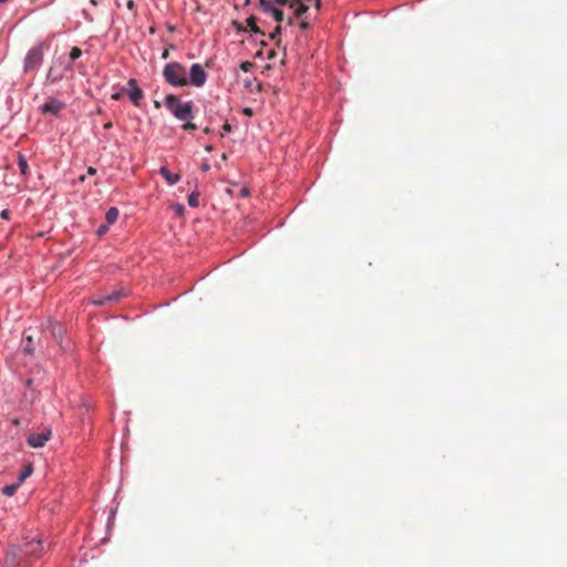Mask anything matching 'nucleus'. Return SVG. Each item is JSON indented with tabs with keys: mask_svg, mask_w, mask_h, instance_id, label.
<instances>
[{
	"mask_svg": "<svg viewBox=\"0 0 567 567\" xmlns=\"http://www.w3.org/2000/svg\"><path fill=\"white\" fill-rule=\"evenodd\" d=\"M87 174H89V175H95V174H96V168H94V167H89V168H87Z\"/></svg>",
	"mask_w": 567,
	"mask_h": 567,
	"instance_id": "nucleus-36",
	"label": "nucleus"
},
{
	"mask_svg": "<svg viewBox=\"0 0 567 567\" xmlns=\"http://www.w3.org/2000/svg\"><path fill=\"white\" fill-rule=\"evenodd\" d=\"M259 6L261 11L271 16L276 22L281 23L286 20L284 11L275 7L271 0H259Z\"/></svg>",
	"mask_w": 567,
	"mask_h": 567,
	"instance_id": "nucleus-7",
	"label": "nucleus"
},
{
	"mask_svg": "<svg viewBox=\"0 0 567 567\" xmlns=\"http://www.w3.org/2000/svg\"><path fill=\"white\" fill-rule=\"evenodd\" d=\"M110 226H111V225H107V224H103V225L99 226V228H97V235H100V236H101V235L105 234V233L109 230V227H110Z\"/></svg>",
	"mask_w": 567,
	"mask_h": 567,
	"instance_id": "nucleus-28",
	"label": "nucleus"
},
{
	"mask_svg": "<svg viewBox=\"0 0 567 567\" xmlns=\"http://www.w3.org/2000/svg\"><path fill=\"white\" fill-rule=\"evenodd\" d=\"M240 195H241L243 197H247V196H249V190H248L247 188H243V189L240 190Z\"/></svg>",
	"mask_w": 567,
	"mask_h": 567,
	"instance_id": "nucleus-35",
	"label": "nucleus"
},
{
	"mask_svg": "<svg viewBox=\"0 0 567 567\" xmlns=\"http://www.w3.org/2000/svg\"><path fill=\"white\" fill-rule=\"evenodd\" d=\"M82 55V50L78 47H73L70 51L69 61L72 63Z\"/></svg>",
	"mask_w": 567,
	"mask_h": 567,
	"instance_id": "nucleus-20",
	"label": "nucleus"
},
{
	"mask_svg": "<svg viewBox=\"0 0 567 567\" xmlns=\"http://www.w3.org/2000/svg\"><path fill=\"white\" fill-rule=\"evenodd\" d=\"M165 106L178 121L189 122L194 118V103L192 101L182 102L177 95L167 94Z\"/></svg>",
	"mask_w": 567,
	"mask_h": 567,
	"instance_id": "nucleus-1",
	"label": "nucleus"
},
{
	"mask_svg": "<svg viewBox=\"0 0 567 567\" xmlns=\"http://www.w3.org/2000/svg\"><path fill=\"white\" fill-rule=\"evenodd\" d=\"M118 218V209L116 207H110L105 214V221L107 225H113Z\"/></svg>",
	"mask_w": 567,
	"mask_h": 567,
	"instance_id": "nucleus-15",
	"label": "nucleus"
},
{
	"mask_svg": "<svg viewBox=\"0 0 567 567\" xmlns=\"http://www.w3.org/2000/svg\"><path fill=\"white\" fill-rule=\"evenodd\" d=\"M230 131H231V126H230V124L225 123V124L223 125V133H221V135H224V134H226V133H229Z\"/></svg>",
	"mask_w": 567,
	"mask_h": 567,
	"instance_id": "nucleus-31",
	"label": "nucleus"
},
{
	"mask_svg": "<svg viewBox=\"0 0 567 567\" xmlns=\"http://www.w3.org/2000/svg\"><path fill=\"white\" fill-rule=\"evenodd\" d=\"M53 63H56V65L66 74L69 72L73 71V63L65 59V56H59Z\"/></svg>",
	"mask_w": 567,
	"mask_h": 567,
	"instance_id": "nucleus-14",
	"label": "nucleus"
},
{
	"mask_svg": "<svg viewBox=\"0 0 567 567\" xmlns=\"http://www.w3.org/2000/svg\"><path fill=\"white\" fill-rule=\"evenodd\" d=\"M78 68L81 70V69H83V65L81 63H79Z\"/></svg>",
	"mask_w": 567,
	"mask_h": 567,
	"instance_id": "nucleus-43",
	"label": "nucleus"
},
{
	"mask_svg": "<svg viewBox=\"0 0 567 567\" xmlns=\"http://www.w3.org/2000/svg\"><path fill=\"white\" fill-rule=\"evenodd\" d=\"M10 214H11V213H10V210H9V209H3V210L0 213V217H1L2 219L8 220V219H10Z\"/></svg>",
	"mask_w": 567,
	"mask_h": 567,
	"instance_id": "nucleus-29",
	"label": "nucleus"
},
{
	"mask_svg": "<svg viewBox=\"0 0 567 567\" xmlns=\"http://www.w3.org/2000/svg\"><path fill=\"white\" fill-rule=\"evenodd\" d=\"M186 68L178 62H169L163 69V78L175 87L186 86Z\"/></svg>",
	"mask_w": 567,
	"mask_h": 567,
	"instance_id": "nucleus-2",
	"label": "nucleus"
},
{
	"mask_svg": "<svg viewBox=\"0 0 567 567\" xmlns=\"http://www.w3.org/2000/svg\"><path fill=\"white\" fill-rule=\"evenodd\" d=\"M250 65H251V63H250V62H244V63L241 64V69H243V70H245V71H248V70H249V68H250Z\"/></svg>",
	"mask_w": 567,
	"mask_h": 567,
	"instance_id": "nucleus-33",
	"label": "nucleus"
},
{
	"mask_svg": "<svg viewBox=\"0 0 567 567\" xmlns=\"http://www.w3.org/2000/svg\"><path fill=\"white\" fill-rule=\"evenodd\" d=\"M207 81V73L202 64L194 63L190 65L189 71L186 75V86L192 85L195 87H202Z\"/></svg>",
	"mask_w": 567,
	"mask_h": 567,
	"instance_id": "nucleus-5",
	"label": "nucleus"
},
{
	"mask_svg": "<svg viewBox=\"0 0 567 567\" xmlns=\"http://www.w3.org/2000/svg\"><path fill=\"white\" fill-rule=\"evenodd\" d=\"M19 168L21 171L22 174H25L27 171H28V163H27V159L22 156L19 157Z\"/></svg>",
	"mask_w": 567,
	"mask_h": 567,
	"instance_id": "nucleus-24",
	"label": "nucleus"
},
{
	"mask_svg": "<svg viewBox=\"0 0 567 567\" xmlns=\"http://www.w3.org/2000/svg\"><path fill=\"white\" fill-rule=\"evenodd\" d=\"M91 3H92L93 6H96V4H97L95 0H91Z\"/></svg>",
	"mask_w": 567,
	"mask_h": 567,
	"instance_id": "nucleus-42",
	"label": "nucleus"
},
{
	"mask_svg": "<svg viewBox=\"0 0 567 567\" xmlns=\"http://www.w3.org/2000/svg\"><path fill=\"white\" fill-rule=\"evenodd\" d=\"M43 547H42V542L40 539H33V540H30V542H25L23 545H22V548H21V551L24 554V555H28V556H39L42 551Z\"/></svg>",
	"mask_w": 567,
	"mask_h": 567,
	"instance_id": "nucleus-10",
	"label": "nucleus"
},
{
	"mask_svg": "<svg viewBox=\"0 0 567 567\" xmlns=\"http://www.w3.org/2000/svg\"><path fill=\"white\" fill-rule=\"evenodd\" d=\"M275 7H286L292 12L291 16L287 18V24L291 25L293 23L295 18H301L303 13H307L308 6L303 0H271Z\"/></svg>",
	"mask_w": 567,
	"mask_h": 567,
	"instance_id": "nucleus-4",
	"label": "nucleus"
},
{
	"mask_svg": "<svg viewBox=\"0 0 567 567\" xmlns=\"http://www.w3.org/2000/svg\"><path fill=\"white\" fill-rule=\"evenodd\" d=\"M182 128H183L184 131H195V130H197V125H196V124H194V123H192V121H189V122H184V124L182 125Z\"/></svg>",
	"mask_w": 567,
	"mask_h": 567,
	"instance_id": "nucleus-27",
	"label": "nucleus"
},
{
	"mask_svg": "<svg viewBox=\"0 0 567 567\" xmlns=\"http://www.w3.org/2000/svg\"><path fill=\"white\" fill-rule=\"evenodd\" d=\"M122 91L127 93L130 101L135 106H140L142 100L144 99V93L138 87L137 81L135 79H130L127 82V87L122 89Z\"/></svg>",
	"mask_w": 567,
	"mask_h": 567,
	"instance_id": "nucleus-8",
	"label": "nucleus"
},
{
	"mask_svg": "<svg viewBox=\"0 0 567 567\" xmlns=\"http://www.w3.org/2000/svg\"><path fill=\"white\" fill-rule=\"evenodd\" d=\"M122 296V292L121 291H114L110 295H106V296H103L99 299H94L93 300V303L94 305H97V306H103L105 305L106 302L109 301H115V300H118Z\"/></svg>",
	"mask_w": 567,
	"mask_h": 567,
	"instance_id": "nucleus-13",
	"label": "nucleus"
},
{
	"mask_svg": "<svg viewBox=\"0 0 567 567\" xmlns=\"http://www.w3.org/2000/svg\"><path fill=\"white\" fill-rule=\"evenodd\" d=\"M205 150H206L207 152H212V151H213V147H212L210 145H207V146L205 147Z\"/></svg>",
	"mask_w": 567,
	"mask_h": 567,
	"instance_id": "nucleus-38",
	"label": "nucleus"
},
{
	"mask_svg": "<svg viewBox=\"0 0 567 567\" xmlns=\"http://www.w3.org/2000/svg\"><path fill=\"white\" fill-rule=\"evenodd\" d=\"M8 0H0V3H6Z\"/></svg>",
	"mask_w": 567,
	"mask_h": 567,
	"instance_id": "nucleus-44",
	"label": "nucleus"
},
{
	"mask_svg": "<svg viewBox=\"0 0 567 567\" xmlns=\"http://www.w3.org/2000/svg\"><path fill=\"white\" fill-rule=\"evenodd\" d=\"M33 472V467L31 464L27 465L24 470L19 475V482L22 484Z\"/></svg>",
	"mask_w": 567,
	"mask_h": 567,
	"instance_id": "nucleus-18",
	"label": "nucleus"
},
{
	"mask_svg": "<svg viewBox=\"0 0 567 567\" xmlns=\"http://www.w3.org/2000/svg\"><path fill=\"white\" fill-rule=\"evenodd\" d=\"M159 174L171 186L177 184L181 181V175L169 172L166 166H162L159 168Z\"/></svg>",
	"mask_w": 567,
	"mask_h": 567,
	"instance_id": "nucleus-12",
	"label": "nucleus"
},
{
	"mask_svg": "<svg viewBox=\"0 0 567 567\" xmlns=\"http://www.w3.org/2000/svg\"><path fill=\"white\" fill-rule=\"evenodd\" d=\"M65 75L66 74L56 65V63H53L49 69L47 81L54 84L60 82Z\"/></svg>",
	"mask_w": 567,
	"mask_h": 567,
	"instance_id": "nucleus-11",
	"label": "nucleus"
},
{
	"mask_svg": "<svg viewBox=\"0 0 567 567\" xmlns=\"http://www.w3.org/2000/svg\"><path fill=\"white\" fill-rule=\"evenodd\" d=\"M20 485H21L20 482L16 483V484L6 485L2 488V494L8 496V497H11V496H13L17 493V491H18Z\"/></svg>",
	"mask_w": 567,
	"mask_h": 567,
	"instance_id": "nucleus-16",
	"label": "nucleus"
},
{
	"mask_svg": "<svg viewBox=\"0 0 567 567\" xmlns=\"http://www.w3.org/2000/svg\"><path fill=\"white\" fill-rule=\"evenodd\" d=\"M64 332V328L62 324L55 322L51 324V333L55 339H61Z\"/></svg>",
	"mask_w": 567,
	"mask_h": 567,
	"instance_id": "nucleus-17",
	"label": "nucleus"
},
{
	"mask_svg": "<svg viewBox=\"0 0 567 567\" xmlns=\"http://www.w3.org/2000/svg\"><path fill=\"white\" fill-rule=\"evenodd\" d=\"M164 59H166L168 56V52L167 51H164L163 55H162Z\"/></svg>",
	"mask_w": 567,
	"mask_h": 567,
	"instance_id": "nucleus-41",
	"label": "nucleus"
},
{
	"mask_svg": "<svg viewBox=\"0 0 567 567\" xmlns=\"http://www.w3.org/2000/svg\"><path fill=\"white\" fill-rule=\"evenodd\" d=\"M172 209L174 210V213L178 216H183L184 213H185V207L182 205V204H174L172 206Z\"/></svg>",
	"mask_w": 567,
	"mask_h": 567,
	"instance_id": "nucleus-25",
	"label": "nucleus"
},
{
	"mask_svg": "<svg viewBox=\"0 0 567 567\" xmlns=\"http://www.w3.org/2000/svg\"><path fill=\"white\" fill-rule=\"evenodd\" d=\"M51 435L52 432L50 429H44L39 433H30L28 436V444L34 449L42 447L51 439Z\"/></svg>",
	"mask_w": 567,
	"mask_h": 567,
	"instance_id": "nucleus-9",
	"label": "nucleus"
},
{
	"mask_svg": "<svg viewBox=\"0 0 567 567\" xmlns=\"http://www.w3.org/2000/svg\"><path fill=\"white\" fill-rule=\"evenodd\" d=\"M120 97H121V93H114L112 95V99H114V100H118Z\"/></svg>",
	"mask_w": 567,
	"mask_h": 567,
	"instance_id": "nucleus-37",
	"label": "nucleus"
},
{
	"mask_svg": "<svg viewBox=\"0 0 567 567\" xmlns=\"http://www.w3.org/2000/svg\"><path fill=\"white\" fill-rule=\"evenodd\" d=\"M25 346L23 347V351L28 354L33 353V337L31 334H28L25 337Z\"/></svg>",
	"mask_w": 567,
	"mask_h": 567,
	"instance_id": "nucleus-19",
	"label": "nucleus"
},
{
	"mask_svg": "<svg viewBox=\"0 0 567 567\" xmlns=\"http://www.w3.org/2000/svg\"><path fill=\"white\" fill-rule=\"evenodd\" d=\"M154 105H155V107H157V109H158V107H161V103H159L158 101H155V102H154Z\"/></svg>",
	"mask_w": 567,
	"mask_h": 567,
	"instance_id": "nucleus-40",
	"label": "nucleus"
},
{
	"mask_svg": "<svg viewBox=\"0 0 567 567\" xmlns=\"http://www.w3.org/2000/svg\"><path fill=\"white\" fill-rule=\"evenodd\" d=\"M303 1L308 6V9L312 6L316 9V11H319L321 8L320 0H303Z\"/></svg>",
	"mask_w": 567,
	"mask_h": 567,
	"instance_id": "nucleus-23",
	"label": "nucleus"
},
{
	"mask_svg": "<svg viewBox=\"0 0 567 567\" xmlns=\"http://www.w3.org/2000/svg\"><path fill=\"white\" fill-rule=\"evenodd\" d=\"M306 13L302 14L300 19V28L306 30L310 27V22L308 20L309 16H305Z\"/></svg>",
	"mask_w": 567,
	"mask_h": 567,
	"instance_id": "nucleus-26",
	"label": "nucleus"
},
{
	"mask_svg": "<svg viewBox=\"0 0 567 567\" xmlns=\"http://www.w3.org/2000/svg\"><path fill=\"white\" fill-rule=\"evenodd\" d=\"M247 25L249 27L250 31L254 32V33H258L259 32V28L255 21V18H249L247 19Z\"/></svg>",
	"mask_w": 567,
	"mask_h": 567,
	"instance_id": "nucleus-22",
	"label": "nucleus"
},
{
	"mask_svg": "<svg viewBox=\"0 0 567 567\" xmlns=\"http://www.w3.org/2000/svg\"><path fill=\"white\" fill-rule=\"evenodd\" d=\"M47 48L44 42H39L27 52L23 60V73L37 71L42 65Z\"/></svg>",
	"mask_w": 567,
	"mask_h": 567,
	"instance_id": "nucleus-3",
	"label": "nucleus"
},
{
	"mask_svg": "<svg viewBox=\"0 0 567 567\" xmlns=\"http://www.w3.org/2000/svg\"><path fill=\"white\" fill-rule=\"evenodd\" d=\"M14 558H16V554H12V556H11V555H8V556H7V563H9V561L11 560V563H12V565H13V564H14Z\"/></svg>",
	"mask_w": 567,
	"mask_h": 567,
	"instance_id": "nucleus-34",
	"label": "nucleus"
},
{
	"mask_svg": "<svg viewBox=\"0 0 567 567\" xmlns=\"http://www.w3.org/2000/svg\"><path fill=\"white\" fill-rule=\"evenodd\" d=\"M280 31H281V27H280V24H279V25H277V27H276V29L270 33V37H271L272 39H275V38L277 37V34H279V33H280Z\"/></svg>",
	"mask_w": 567,
	"mask_h": 567,
	"instance_id": "nucleus-30",
	"label": "nucleus"
},
{
	"mask_svg": "<svg viewBox=\"0 0 567 567\" xmlns=\"http://www.w3.org/2000/svg\"><path fill=\"white\" fill-rule=\"evenodd\" d=\"M66 104L58 99L51 97L45 103H43L39 110L43 114H51L54 116H60L62 111L65 109Z\"/></svg>",
	"mask_w": 567,
	"mask_h": 567,
	"instance_id": "nucleus-6",
	"label": "nucleus"
},
{
	"mask_svg": "<svg viewBox=\"0 0 567 567\" xmlns=\"http://www.w3.org/2000/svg\"><path fill=\"white\" fill-rule=\"evenodd\" d=\"M134 7H135V3H134V1H133V0H128V1L126 2V8H127V9L133 10V9H134Z\"/></svg>",
	"mask_w": 567,
	"mask_h": 567,
	"instance_id": "nucleus-32",
	"label": "nucleus"
},
{
	"mask_svg": "<svg viewBox=\"0 0 567 567\" xmlns=\"http://www.w3.org/2000/svg\"><path fill=\"white\" fill-rule=\"evenodd\" d=\"M203 169H204V171H208V169H209V165H208V164H204V165H203Z\"/></svg>",
	"mask_w": 567,
	"mask_h": 567,
	"instance_id": "nucleus-39",
	"label": "nucleus"
},
{
	"mask_svg": "<svg viewBox=\"0 0 567 567\" xmlns=\"http://www.w3.org/2000/svg\"><path fill=\"white\" fill-rule=\"evenodd\" d=\"M198 198H199V195L197 193H192L188 196V205L190 207H197L199 205Z\"/></svg>",
	"mask_w": 567,
	"mask_h": 567,
	"instance_id": "nucleus-21",
	"label": "nucleus"
}]
</instances>
